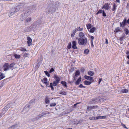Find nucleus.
Masks as SVG:
<instances>
[{"label": "nucleus", "mask_w": 129, "mask_h": 129, "mask_svg": "<svg viewBox=\"0 0 129 129\" xmlns=\"http://www.w3.org/2000/svg\"><path fill=\"white\" fill-rule=\"evenodd\" d=\"M89 119L91 120H96L95 117H91L89 118Z\"/></svg>", "instance_id": "nucleus-41"}, {"label": "nucleus", "mask_w": 129, "mask_h": 129, "mask_svg": "<svg viewBox=\"0 0 129 129\" xmlns=\"http://www.w3.org/2000/svg\"><path fill=\"white\" fill-rule=\"evenodd\" d=\"M88 42L86 38H79L78 39V44L80 45H85Z\"/></svg>", "instance_id": "nucleus-1"}, {"label": "nucleus", "mask_w": 129, "mask_h": 129, "mask_svg": "<svg viewBox=\"0 0 129 129\" xmlns=\"http://www.w3.org/2000/svg\"><path fill=\"white\" fill-rule=\"evenodd\" d=\"M76 30L77 31H82L83 30V28H80V27H78L76 29Z\"/></svg>", "instance_id": "nucleus-32"}, {"label": "nucleus", "mask_w": 129, "mask_h": 129, "mask_svg": "<svg viewBox=\"0 0 129 129\" xmlns=\"http://www.w3.org/2000/svg\"><path fill=\"white\" fill-rule=\"evenodd\" d=\"M103 16L104 17H106V16L107 15L106 13H105V12L104 10L103 11Z\"/></svg>", "instance_id": "nucleus-46"}, {"label": "nucleus", "mask_w": 129, "mask_h": 129, "mask_svg": "<svg viewBox=\"0 0 129 129\" xmlns=\"http://www.w3.org/2000/svg\"><path fill=\"white\" fill-rule=\"evenodd\" d=\"M95 30V27L92 28L89 30V32L91 33H93L94 30Z\"/></svg>", "instance_id": "nucleus-31"}, {"label": "nucleus", "mask_w": 129, "mask_h": 129, "mask_svg": "<svg viewBox=\"0 0 129 129\" xmlns=\"http://www.w3.org/2000/svg\"><path fill=\"white\" fill-rule=\"evenodd\" d=\"M117 7V5L115 3H113L112 10L113 11H115L116 10Z\"/></svg>", "instance_id": "nucleus-12"}, {"label": "nucleus", "mask_w": 129, "mask_h": 129, "mask_svg": "<svg viewBox=\"0 0 129 129\" xmlns=\"http://www.w3.org/2000/svg\"><path fill=\"white\" fill-rule=\"evenodd\" d=\"M101 119V116H99L95 117V119Z\"/></svg>", "instance_id": "nucleus-50"}, {"label": "nucleus", "mask_w": 129, "mask_h": 129, "mask_svg": "<svg viewBox=\"0 0 129 129\" xmlns=\"http://www.w3.org/2000/svg\"><path fill=\"white\" fill-rule=\"evenodd\" d=\"M127 0H122V1L124 2V3L126 2Z\"/></svg>", "instance_id": "nucleus-60"}, {"label": "nucleus", "mask_w": 129, "mask_h": 129, "mask_svg": "<svg viewBox=\"0 0 129 129\" xmlns=\"http://www.w3.org/2000/svg\"><path fill=\"white\" fill-rule=\"evenodd\" d=\"M49 99L48 97H46L45 99V102L46 104H48L49 103Z\"/></svg>", "instance_id": "nucleus-23"}, {"label": "nucleus", "mask_w": 129, "mask_h": 129, "mask_svg": "<svg viewBox=\"0 0 129 129\" xmlns=\"http://www.w3.org/2000/svg\"><path fill=\"white\" fill-rule=\"evenodd\" d=\"M81 80V77H80L79 78L76 82L75 84L76 85H78L80 83Z\"/></svg>", "instance_id": "nucleus-15"}, {"label": "nucleus", "mask_w": 129, "mask_h": 129, "mask_svg": "<svg viewBox=\"0 0 129 129\" xmlns=\"http://www.w3.org/2000/svg\"><path fill=\"white\" fill-rule=\"evenodd\" d=\"M89 52V50L88 49H85L84 51V54H88Z\"/></svg>", "instance_id": "nucleus-29"}, {"label": "nucleus", "mask_w": 129, "mask_h": 129, "mask_svg": "<svg viewBox=\"0 0 129 129\" xmlns=\"http://www.w3.org/2000/svg\"><path fill=\"white\" fill-rule=\"evenodd\" d=\"M91 47H93L94 45H93V44H91Z\"/></svg>", "instance_id": "nucleus-62"}, {"label": "nucleus", "mask_w": 129, "mask_h": 129, "mask_svg": "<svg viewBox=\"0 0 129 129\" xmlns=\"http://www.w3.org/2000/svg\"><path fill=\"white\" fill-rule=\"evenodd\" d=\"M110 5V4L108 3H106L104 5L103 7L102 8H104V9L105 10H108L110 8L109 5Z\"/></svg>", "instance_id": "nucleus-6"}, {"label": "nucleus", "mask_w": 129, "mask_h": 129, "mask_svg": "<svg viewBox=\"0 0 129 129\" xmlns=\"http://www.w3.org/2000/svg\"><path fill=\"white\" fill-rule=\"evenodd\" d=\"M71 47V43L70 42H69L67 46L68 48L69 49H70Z\"/></svg>", "instance_id": "nucleus-36"}, {"label": "nucleus", "mask_w": 129, "mask_h": 129, "mask_svg": "<svg viewBox=\"0 0 129 129\" xmlns=\"http://www.w3.org/2000/svg\"><path fill=\"white\" fill-rule=\"evenodd\" d=\"M27 42L28 45V46H30L32 44V39L30 37H28L27 38Z\"/></svg>", "instance_id": "nucleus-7"}, {"label": "nucleus", "mask_w": 129, "mask_h": 129, "mask_svg": "<svg viewBox=\"0 0 129 129\" xmlns=\"http://www.w3.org/2000/svg\"><path fill=\"white\" fill-rule=\"evenodd\" d=\"M72 47L73 49H77V48L76 46V43L75 41H73L72 42Z\"/></svg>", "instance_id": "nucleus-9"}, {"label": "nucleus", "mask_w": 129, "mask_h": 129, "mask_svg": "<svg viewBox=\"0 0 129 129\" xmlns=\"http://www.w3.org/2000/svg\"><path fill=\"white\" fill-rule=\"evenodd\" d=\"M126 57L128 59H129V55H127L126 56Z\"/></svg>", "instance_id": "nucleus-64"}, {"label": "nucleus", "mask_w": 129, "mask_h": 129, "mask_svg": "<svg viewBox=\"0 0 129 129\" xmlns=\"http://www.w3.org/2000/svg\"><path fill=\"white\" fill-rule=\"evenodd\" d=\"M102 80V79L101 78H100L99 79V81L98 82V84H100V82Z\"/></svg>", "instance_id": "nucleus-52"}, {"label": "nucleus", "mask_w": 129, "mask_h": 129, "mask_svg": "<svg viewBox=\"0 0 129 129\" xmlns=\"http://www.w3.org/2000/svg\"><path fill=\"white\" fill-rule=\"evenodd\" d=\"M125 38V34H123L122 35V36L120 37L119 40L120 41H123Z\"/></svg>", "instance_id": "nucleus-17"}, {"label": "nucleus", "mask_w": 129, "mask_h": 129, "mask_svg": "<svg viewBox=\"0 0 129 129\" xmlns=\"http://www.w3.org/2000/svg\"><path fill=\"white\" fill-rule=\"evenodd\" d=\"M41 81L46 85V87H47V85L49 83L47 82V79L45 77L43 78V80L41 79Z\"/></svg>", "instance_id": "nucleus-8"}, {"label": "nucleus", "mask_w": 129, "mask_h": 129, "mask_svg": "<svg viewBox=\"0 0 129 129\" xmlns=\"http://www.w3.org/2000/svg\"><path fill=\"white\" fill-rule=\"evenodd\" d=\"M79 36L80 38H85L84 34L82 32H80L79 34Z\"/></svg>", "instance_id": "nucleus-16"}, {"label": "nucleus", "mask_w": 129, "mask_h": 129, "mask_svg": "<svg viewBox=\"0 0 129 129\" xmlns=\"http://www.w3.org/2000/svg\"><path fill=\"white\" fill-rule=\"evenodd\" d=\"M54 71V69L53 68H52L50 70L49 72L50 73H51L52 72Z\"/></svg>", "instance_id": "nucleus-51"}, {"label": "nucleus", "mask_w": 129, "mask_h": 129, "mask_svg": "<svg viewBox=\"0 0 129 129\" xmlns=\"http://www.w3.org/2000/svg\"><path fill=\"white\" fill-rule=\"evenodd\" d=\"M128 92V90L126 89H122L121 90V93H126Z\"/></svg>", "instance_id": "nucleus-18"}, {"label": "nucleus", "mask_w": 129, "mask_h": 129, "mask_svg": "<svg viewBox=\"0 0 129 129\" xmlns=\"http://www.w3.org/2000/svg\"><path fill=\"white\" fill-rule=\"evenodd\" d=\"M54 79L55 80V81H56L58 82L59 83V82L60 81V78L59 77H58L57 75H55L54 76Z\"/></svg>", "instance_id": "nucleus-13"}, {"label": "nucleus", "mask_w": 129, "mask_h": 129, "mask_svg": "<svg viewBox=\"0 0 129 129\" xmlns=\"http://www.w3.org/2000/svg\"><path fill=\"white\" fill-rule=\"evenodd\" d=\"M44 72L48 76H50V74L48 72L45 71Z\"/></svg>", "instance_id": "nucleus-49"}, {"label": "nucleus", "mask_w": 129, "mask_h": 129, "mask_svg": "<svg viewBox=\"0 0 129 129\" xmlns=\"http://www.w3.org/2000/svg\"><path fill=\"white\" fill-rule=\"evenodd\" d=\"M19 50L21 51H27L26 49L23 48H21Z\"/></svg>", "instance_id": "nucleus-43"}, {"label": "nucleus", "mask_w": 129, "mask_h": 129, "mask_svg": "<svg viewBox=\"0 0 129 129\" xmlns=\"http://www.w3.org/2000/svg\"><path fill=\"white\" fill-rule=\"evenodd\" d=\"M15 64V63L14 62L10 64H9V68L10 69H11L13 68Z\"/></svg>", "instance_id": "nucleus-26"}, {"label": "nucleus", "mask_w": 129, "mask_h": 129, "mask_svg": "<svg viewBox=\"0 0 129 129\" xmlns=\"http://www.w3.org/2000/svg\"><path fill=\"white\" fill-rule=\"evenodd\" d=\"M120 29L121 28L119 27H116L115 29L114 32L115 33H117L120 31H121Z\"/></svg>", "instance_id": "nucleus-21"}, {"label": "nucleus", "mask_w": 129, "mask_h": 129, "mask_svg": "<svg viewBox=\"0 0 129 129\" xmlns=\"http://www.w3.org/2000/svg\"><path fill=\"white\" fill-rule=\"evenodd\" d=\"M121 125L124 128L127 129V128L126 126L124 125V124L123 123H121Z\"/></svg>", "instance_id": "nucleus-48"}, {"label": "nucleus", "mask_w": 129, "mask_h": 129, "mask_svg": "<svg viewBox=\"0 0 129 129\" xmlns=\"http://www.w3.org/2000/svg\"><path fill=\"white\" fill-rule=\"evenodd\" d=\"M124 31L126 35H127L128 34L129 31L128 29L127 28H125L124 30Z\"/></svg>", "instance_id": "nucleus-28"}, {"label": "nucleus", "mask_w": 129, "mask_h": 129, "mask_svg": "<svg viewBox=\"0 0 129 129\" xmlns=\"http://www.w3.org/2000/svg\"><path fill=\"white\" fill-rule=\"evenodd\" d=\"M90 38L91 39V40H93L94 39V37L92 36H91L90 37Z\"/></svg>", "instance_id": "nucleus-55"}, {"label": "nucleus", "mask_w": 129, "mask_h": 129, "mask_svg": "<svg viewBox=\"0 0 129 129\" xmlns=\"http://www.w3.org/2000/svg\"><path fill=\"white\" fill-rule=\"evenodd\" d=\"M80 103V102H79V103H76V104H75L74 105V107H76V106L77 105V104H79Z\"/></svg>", "instance_id": "nucleus-53"}, {"label": "nucleus", "mask_w": 129, "mask_h": 129, "mask_svg": "<svg viewBox=\"0 0 129 129\" xmlns=\"http://www.w3.org/2000/svg\"><path fill=\"white\" fill-rule=\"evenodd\" d=\"M59 83L56 81H54L52 83V85L54 86H55L57 85Z\"/></svg>", "instance_id": "nucleus-34"}, {"label": "nucleus", "mask_w": 129, "mask_h": 129, "mask_svg": "<svg viewBox=\"0 0 129 129\" xmlns=\"http://www.w3.org/2000/svg\"><path fill=\"white\" fill-rule=\"evenodd\" d=\"M129 54V51H127L126 53V54L127 55H128Z\"/></svg>", "instance_id": "nucleus-57"}, {"label": "nucleus", "mask_w": 129, "mask_h": 129, "mask_svg": "<svg viewBox=\"0 0 129 129\" xmlns=\"http://www.w3.org/2000/svg\"><path fill=\"white\" fill-rule=\"evenodd\" d=\"M79 87L80 88H85L86 87L85 86H83L82 84H81L79 86Z\"/></svg>", "instance_id": "nucleus-47"}, {"label": "nucleus", "mask_w": 129, "mask_h": 129, "mask_svg": "<svg viewBox=\"0 0 129 129\" xmlns=\"http://www.w3.org/2000/svg\"><path fill=\"white\" fill-rule=\"evenodd\" d=\"M91 44H93V40H91Z\"/></svg>", "instance_id": "nucleus-61"}, {"label": "nucleus", "mask_w": 129, "mask_h": 129, "mask_svg": "<svg viewBox=\"0 0 129 129\" xmlns=\"http://www.w3.org/2000/svg\"><path fill=\"white\" fill-rule=\"evenodd\" d=\"M126 18H124L122 22H120V26L122 28H123L126 25Z\"/></svg>", "instance_id": "nucleus-4"}, {"label": "nucleus", "mask_w": 129, "mask_h": 129, "mask_svg": "<svg viewBox=\"0 0 129 129\" xmlns=\"http://www.w3.org/2000/svg\"><path fill=\"white\" fill-rule=\"evenodd\" d=\"M50 112L48 111H45L43 112L41 114L38 115L36 119L37 120L39 118L42 117L43 116H45L46 114H49Z\"/></svg>", "instance_id": "nucleus-2"}, {"label": "nucleus", "mask_w": 129, "mask_h": 129, "mask_svg": "<svg viewBox=\"0 0 129 129\" xmlns=\"http://www.w3.org/2000/svg\"><path fill=\"white\" fill-rule=\"evenodd\" d=\"M3 67L4 71H7L9 69V64L7 63H5L3 65Z\"/></svg>", "instance_id": "nucleus-3"}, {"label": "nucleus", "mask_w": 129, "mask_h": 129, "mask_svg": "<svg viewBox=\"0 0 129 129\" xmlns=\"http://www.w3.org/2000/svg\"><path fill=\"white\" fill-rule=\"evenodd\" d=\"M80 74V72L79 70H77L76 72L75 73V76L76 77L78 76Z\"/></svg>", "instance_id": "nucleus-27"}, {"label": "nucleus", "mask_w": 129, "mask_h": 129, "mask_svg": "<svg viewBox=\"0 0 129 129\" xmlns=\"http://www.w3.org/2000/svg\"><path fill=\"white\" fill-rule=\"evenodd\" d=\"M14 56L15 58L17 59H18L20 58V56L19 55H17L15 54L14 55Z\"/></svg>", "instance_id": "nucleus-35"}, {"label": "nucleus", "mask_w": 129, "mask_h": 129, "mask_svg": "<svg viewBox=\"0 0 129 129\" xmlns=\"http://www.w3.org/2000/svg\"><path fill=\"white\" fill-rule=\"evenodd\" d=\"M92 82L91 81H88L87 80H85L84 81V84L86 85H89Z\"/></svg>", "instance_id": "nucleus-19"}, {"label": "nucleus", "mask_w": 129, "mask_h": 129, "mask_svg": "<svg viewBox=\"0 0 129 129\" xmlns=\"http://www.w3.org/2000/svg\"><path fill=\"white\" fill-rule=\"evenodd\" d=\"M5 77V76L4 75V74L1 73L0 75V80L3 79Z\"/></svg>", "instance_id": "nucleus-30"}, {"label": "nucleus", "mask_w": 129, "mask_h": 129, "mask_svg": "<svg viewBox=\"0 0 129 129\" xmlns=\"http://www.w3.org/2000/svg\"><path fill=\"white\" fill-rule=\"evenodd\" d=\"M85 70L84 69H83L82 70V72H83Z\"/></svg>", "instance_id": "nucleus-63"}, {"label": "nucleus", "mask_w": 129, "mask_h": 129, "mask_svg": "<svg viewBox=\"0 0 129 129\" xmlns=\"http://www.w3.org/2000/svg\"><path fill=\"white\" fill-rule=\"evenodd\" d=\"M106 116H101V119H105L106 118Z\"/></svg>", "instance_id": "nucleus-54"}, {"label": "nucleus", "mask_w": 129, "mask_h": 129, "mask_svg": "<svg viewBox=\"0 0 129 129\" xmlns=\"http://www.w3.org/2000/svg\"><path fill=\"white\" fill-rule=\"evenodd\" d=\"M29 55V54L28 53H25L23 55V56L24 57H27Z\"/></svg>", "instance_id": "nucleus-40"}, {"label": "nucleus", "mask_w": 129, "mask_h": 129, "mask_svg": "<svg viewBox=\"0 0 129 129\" xmlns=\"http://www.w3.org/2000/svg\"><path fill=\"white\" fill-rule=\"evenodd\" d=\"M126 23H127L128 24H129V19H128L127 21H126Z\"/></svg>", "instance_id": "nucleus-59"}, {"label": "nucleus", "mask_w": 129, "mask_h": 129, "mask_svg": "<svg viewBox=\"0 0 129 129\" xmlns=\"http://www.w3.org/2000/svg\"><path fill=\"white\" fill-rule=\"evenodd\" d=\"M76 31V28L73 30L72 32V33L71 36L72 37H74Z\"/></svg>", "instance_id": "nucleus-24"}, {"label": "nucleus", "mask_w": 129, "mask_h": 129, "mask_svg": "<svg viewBox=\"0 0 129 129\" xmlns=\"http://www.w3.org/2000/svg\"><path fill=\"white\" fill-rule=\"evenodd\" d=\"M35 100H31L29 102V104H31L35 102Z\"/></svg>", "instance_id": "nucleus-42"}, {"label": "nucleus", "mask_w": 129, "mask_h": 129, "mask_svg": "<svg viewBox=\"0 0 129 129\" xmlns=\"http://www.w3.org/2000/svg\"><path fill=\"white\" fill-rule=\"evenodd\" d=\"M5 113H4V112H2L0 113V118L2 117L3 116L4 114Z\"/></svg>", "instance_id": "nucleus-45"}, {"label": "nucleus", "mask_w": 129, "mask_h": 129, "mask_svg": "<svg viewBox=\"0 0 129 129\" xmlns=\"http://www.w3.org/2000/svg\"><path fill=\"white\" fill-rule=\"evenodd\" d=\"M91 27V24H89L87 25V29L89 30V29H90Z\"/></svg>", "instance_id": "nucleus-33"}, {"label": "nucleus", "mask_w": 129, "mask_h": 129, "mask_svg": "<svg viewBox=\"0 0 129 129\" xmlns=\"http://www.w3.org/2000/svg\"><path fill=\"white\" fill-rule=\"evenodd\" d=\"M102 10H99L98 12L96 13V14L98 15L100 13H102Z\"/></svg>", "instance_id": "nucleus-44"}, {"label": "nucleus", "mask_w": 129, "mask_h": 129, "mask_svg": "<svg viewBox=\"0 0 129 129\" xmlns=\"http://www.w3.org/2000/svg\"><path fill=\"white\" fill-rule=\"evenodd\" d=\"M61 83L63 86L65 87H67V83L65 81H62L61 82Z\"/></svg>", "instance_id": "nucleus-25"}, {"label": "nucleus", "mask_w": 129, "mask_h": 129, "mask_svg": "<svg viewBox=\"0 0 129 129\" xmlns=\"http://www.w3.org/2000/svg\"><path fill=\"white\" fill-rule=\"evenodd\" d=\"M31 19V17H28L27 18L26 20V21L27 22H30Z\"/></svg>", "instance_id": "nucleus-37"}, {"label": "nucleus", "mask_w": 129, "mask_h": 129, "mask_svg": "<svg viewBox=\"0 0 129 129\" xmlns=\"http://www.w3.org/2000/svg\"><path fill=\"white\" fill-rule=\"evenodd\" d=\"M59 94L63 95H66L67 94V92L64 91H61L59 92Z\"/></svg>", "instance_id": "nucleus-22"}, {"label": "nucleus", "mask_w": 129, "mask_h": 129, "mask_svg": "<svg viewBox=\"0 0 129 129\" xmlns=\"http://www.w3.org/2000/svg\"><path fill=\"white\" fill-rule=\"evenodd\" d=\"M53 86L52 85V83H50V87L51 88L52 90H54V87H53Z\"/></svg>", "instance_id": "nucleus-38"}, {"label": "nucleus", "mask_w": 129, "mask_h": 129, "mask_svg": "<svg viewBox=\"0 0 129 129\" xmlns=\"http://www.w3.org/2000/svg\"><path fill=\"white\" fill-rule=\"evenodd\" d=\"M98 107L97 106H88L87 107V110H89L92 109H94L97 108Z\"/></svg>", "instance_id": "nucleus-14"}, {"label": "nucleus", "mask_w": 129, "mask_h": 129, "mask_svg": "<svg viewBox=\"0 0 129 129\" xmlns=\"http://www.w3.org/2000/svg\"><path fill=\"white\" fill-rule=\"evenodd\" d=\"M106 43L107 44L108 43V40L107 39H106Z\"/></svg>", "instance_id": "nucleus-56"}, {"label": "nucleus", "mask_w": 129, "mask_h": 129, "mask_svg": "<svg viewBox=\"0 0 129 129\" xmlns=\"http://www.w3.org/2000/svg\"><path fill=\"white\" fill-rule=\"evenodd\" d=\"M116 2L118 3H120V0H115Z\"/></svg>", "instance_id": "nucleus-58"}, {"label": "nucleus", "mask_w": 129, "mask_h": 129, "mask_svg": "<svg viewBox=\"0 0 129 129\" xmlns=\"http://www.w3.org/2000/svg\"><path fill=\"white\" fill-rule=\"evenodd\" d=\"M56 105V104L55 103H51L50 104V107L54 106Z\"/></svg>", "instance_id": "nucleus-39"}, {"label": "nucleus", "mask_w": 129, "mask_h": 129, "mask_svg": "<svg viewBox=\"0 0 129 129\" xmlns=\"http://www.w3.org/2000/svg\"><path fill=\"white\" fill-rule=\"evenodd\" d=\"M88 75L90 76H93L94 74V73L92 71H88Z\"/></svg>", "instance_id": "nucleus-20"}, {"label": "nucleus", "mask_w": 129, "mask_h": 129, "mask_svg": "<svg viewBox=\"0 0 129 129\" xmlns=\"http://www.w3.org/2000/svg\"><path fill=\"white\" fill-rule=\"evenodd\" d=\"M84 77L85 79L89 80L92 82H94V80L93 79V78L91 76L85 75L84 76Z\"/></svg>", "instance_id": "nucleus-5"}, {"label": "nucleus", "mask_w": 129, "mask_h": 129, "mask_svg": "<svg viewBox=\"0 0 129 129\" xmlns=\"http://www.w3.org/2000/svg\"><path fill=\"white\" fill-rule=\"evenodd\" d=\"M17 12V11H16L15 9H13L12 11L10 12V13L9 14V17L12 16L15 13H16Z\"/></svg>", "instance_id": "nucleus-10"}, {"label": "nucleus", "mask_w": 129, "mask_h": 129, "mask_svg": "<svg viewBox=\"0 0 129 129\" xmlns=\"http://www.w3.org/2000/svg\"><path fill=\"white\" fill-rule=\"evenodd\" d=\"M9 108V106L7 105L5 108L2 109V111L6 113Z\"/></svg>", "instance_id": "nucleus-11"}]
</instances>
